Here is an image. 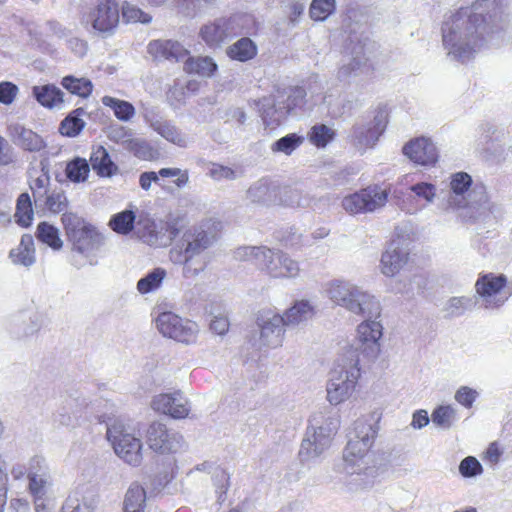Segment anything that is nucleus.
Here are the masks:
<instances>
[{
  "label": "nucleus",
  "mask_w": 512,
  "mask_h": 512,
  "mask_svg": "<svg viewBox=\"0 0 512 512\" xmlns=\"http://www.w3.org/2000/svg\"><path fill=\"white\" fill-rule=\"evenodd\" d=\"M378 418L374 415L355 421L353 432L345 447L343 458L345 470L350 475V490L367 488L372 485L375 468L370 465L369 451L377 435Z\"/></svg>",
  "instance_id": "1"
},
{
  "label": "nucleus",
  "mask_w": 512,
  "mask_h": 512,
  "mask_svg": "<svg viewBox=\"0 0 512 512\" xmlns=\"http://www.w3.org/2000/svg\"><path fill=\"white\" fill-rule=\"evenodd\" d=\"M484 17L470 8H461L442 25V42L448 55L456 60H469L484 45Z\"/></svg>",
  "instance_id": "2"
},
{
  "label": "nucleus",
  "mask_w": 512,
  "mask_h": 512,
  "mask_svg": "<svg viewBox=\"0 0 512 512\" xmlns=\"http://www.w3.org/2000/svg\"><path fill=\"white\" fill-rule=\"evenodd\" d=\"M221 222L208 219L187 229L178 243L171 248L169 258L174 264L183 266V276L194 278L206 268L204 253L218 239Z\"/></svg>",
  "instance_id": "3"
},
{
  "label": "nucleus",
  "mask_w": 512,
  "mask_h": 512,
  "mask_svg": "<svg viewBox=\"0 0 512 512\" xmlns=\"http://www.w3.org/2000/svg\"><path fill=\"white\" fill-rule=\"evenodd\" d=\"M451 192L447 199V210L457 214L465 223H487L495 204L489 200L487 189L482 183H474L466 172L452 175Z\"/></svg>",
  "instance_id": "4"
},
{
  "label": "nucleus",
  "mask_w": 512,
  "mask_h": 512,
  "mask_svg": "<svg viewBox=\"0 0 512 512\" xmlns=\"http://www.w3.org/2000/svg\"><path fill=\"white\" fill-rule=\"evenodd\" d=\"M322 294L332 303L361 317H379L381 305L368 291L344 279H332L322 286Z\"/></svg>",
  "instance_id": "5"
},
{
  "label": "nucleus",
  "mask_w": 512,
  "mask_h": 512,
  "mask_svg": "<svg viewBox=\"0 0 512 512\" xmlns=\"http://www.w3.org/2000/svg\"><path fill=\"white\" fill-rule=\"evenodd\" d=\"M65 234L71 244L73 265L80 268L92 264L91 257L105 243L104 235L91 223L73 212L61 217Z\"/></svg>",
  "instance_id": "6"
},
{
  "label": "nucleus",
  "mask_w": 512,
  "mask_h": 512,
  "mask_svg": "<svg viewBox=\"0 0 512 512\" xmlns=\"http://www.w3.org/2000/svg\"><path fill=\"white\" fill-rule=\"evenodd\" d=\"M359 363V348L351 347L332 369L326 387L327 400L330 404L338 405L349 399L353 394L361 375Z\"/></svg>",
  "instance_id": "7"
},
{
  "label": "nucleus",
  "mask_w": 512,
  "mask_h": 512,
  "mask_svg": "<svg viewBox=\"0 0 512 512\" xmlns=\"http://www.w3.org/2000/svg\"><path fill=\"white\" fill-rule=\"evenodd\" d=\"M235 258L253 262L273 278H295L300 273L299 263L288 254L265 246L239 247Z\"/></svg>",
  "instance_id": "8"
},
{
  "label": "nucleus",
  "mask_w": 512,
  "mask_h": 512,
  "mask_svg": "<svg viewBox=\"0 0 512 512\" xmlns=\"http://www.w3.org/2000/svg\"><path fill=\"white\" fill-rule=\"evenodd\" d=\"M339 420L321 412L314 414L301 442L299 458L302 463L317 460L331 446Z\"/></svg>",
  "instance_id": "9"
},
{
  "label": "nucleus",
  "mask_w": 512,
  "mask_h": 512,
  "mask_svg": "<svg viewBox=\"0 0 512 512\" xmlns=\"http://www.w3.org/2000/svg\"><path fill=\"white\" fill-rule=\"evenodd\" d=\"M140 429L139 423L114 419L107 424L106 438L112 445L115 454L128 465L138 467L143 461V443L135 436Z\"/></svg>",
  "instance_id": "10"
},
{
  "label": "nucleus",
  "mask_w": 512,
  "mask_h": 512,
  "mask_svg": "<svg viewBox=\"0 0 512 512\" xmlns=\"http://www.w3.org/2000/svg\"><path fill=\"white\" fill-rule=\"evenodd\" d=\"M156 327L165 337L184 344H194L197 340L199 327L197 323L183 319L172 312H163L156 318Z\"/></svg>",
  "instance_id": "11"
},
{
  "label": "nucleus",
  "mask_w": 512,
  "mask_h": 512,
  "mask_svg": "<svg viewBox=\"0 0 512 512\" xmlns=\"http://www.w3.org/2000/svg\"><path fill=\"white\" fill-rule=\"evenodd\" d=\"M145 439L153 452L162 455L175 454L185 446L184 438L179 432L169 429L159 421H154L148 426Z\"/></svg>",
  "instance_id": "12"
},
{
  "label": "nucleus",
  "mask_w": 512,
  "mask_h": 512,
  "mask_svg": "<svg viewBox=\"0 0 512 512\" xmlns=\"http://www.w3.org/2000/svg\"><path fill=\"white\" fill-rule=\"evenodd\" d=\"M388 199V192L381 187L369 186L342 199L343 209L351 214L371 213L382 208Z\"/></svg>",
  "instance_id": "13"
},
{
  "label": "nucleus",
  "mask_w": 512,
  "mask_h": 512,
  "mask_svg": "<svg viewBox=\"0 0 512 512\" xmlns=\"http://www.w3.org/2000/svg\"><path fill=\"white\" fill-rule=\"evenodd\" d=\"M28 490L34 498L35 506L48 503L47 494L52 485L49 466L42 456H34L28 462Z\"/></svg>",
  "instance_id": "14"
},
{
  "label": "nucleus",
  "mask_w": 512,
  "mask_h": 512,
  "mask_svg": "<svg viewBox=\"0 0 512 512\" xmlns=\"http://www.w3.org/2000/svg\"><path fill=\"white\" fill-rule=\"evenodd\" d=\"M87 21L98 33L104 36L112 35L120 21L118 0H96L88 13Z\"/></svg>",
  "instance_id": "15"
},
{
  "label": "nucleus",
  "mask_w": 512,
  "mask_h": 512,
  "mask_svg": "<svg viewBox=\"0 0 512 512\" xmlns=\"http://www.w3.org/2000/svg\"><path fill=\"white\" fill-rule=\"evenodd\" d=\"M506 277L503 275H484L476 282V291L483 298L488 309L501 307L509 298L510 293L505 290Z\"/></svg>",
  "instance_id": "16"
},
{
  "label": "nucleus",
  "mask_w": 512,
  "mask_h": 512,
  "mask_svg": "<svg viewBox=\"0 0 512 512\" xmlns=\"http://www.w3.org/2000/svg\"><path fill=\"white\" fill-rule=\"evenodd\" d=\"M151 408L174 419L185 418L190 411L189 401L181 392L162 393L154 396Z\"/></svg>",
  "instance_id": "17"
},
{
  "label": "nucleus",
  "mask_w": 512,
  "mask_h": 512,
  "mask_svg": "<svg viewBox=\"0 0 512 512\" xmlns=\"http://www.w3.org/2000/svg\"><path fill=\"white\" fill-rule=\"evenodd\" d=\"M260 340L263 345L276 348L282 345L287 326L283 316L276 313L263 314L258 318Z\"/></svg>",
  "instance_id": "18"
},
{
  "label": "nucleus",
  "mask_w": 512,
  "mask_h": 512,
  "mask_svg": "<svg viewBox=\"0 0 512 512\" xmlns=\"http://www.w3.org/2000/svg\"><path fill=\"white\" fill-rule=\"evenodd\" d=\"M98 500L94 487L81 485L67 496L61 512H95Z\"/></svg>",
  "instance_id": "19"
},
{
  "label": "nucleus",
  "mask_w": 512,
  "mask_h": 512,
  "mask_svg": "<svg viewBox=\"0 0 512 512\" xmlns=\"http://www.w3.org/2000/svg\"><path fill=\"white\" fill-rule=\"evenodd\" d=\"M403 153L411 161L422 166L436 163L438 152L434 143L425 137L416 138L403 147Z\"/></svg>",
  "instance_id": "20"
},
{
  "label": "nucleus",
  "mask_w": 512,
  "mask_h": 512,
  "mask_svg": "<svg viewBox=\"0 0 512 512\" xmlns=\"http://www.w3.org/2000/svg\"><path fill=\"white\" fill-rule=\"evenodd\" d=\"M411 193L403 200L402 209L407 213L414 214L423 207L434 201L436 188L433 184L420 182L410 187Z\"/></svg>",
  "instance_id": "21"
},
{
  "label": "nucleus",
  "mask_w": 512,
  "mask_h": 512,
  "mask_svg": "<svg viewBox=\"0 0 512 512\" xmlns=\"http://www.w3.org/2000/svg\"><path fill=\"white\" fill-rule=\"evenodd\" d=\"M385 129V121L382 114L374 117L367 124L356 125L353 129L355 144L363 149L373 147Z\"/></svg>",
  "instance_id": "22"
},
{
  "label": "nucleus",
  "mask_w": 512,
  "mask_h": 512,
  "mask_svg": "<svg viewBox=\"0 0 512 512\" xmlns=\"http://www.w3.org/2000/svg\"><path fill=\"white\" fill-rule=\"evenodd\" d=\"M408 256V251L399 242H391L382 254L381 272L388 277L395 276L407 263Z\"/></svg>",
  "instance_id": "23"
},
{
  "label": "nucleus",
  "mask_w": 512,
  "mask_h": 512,
  "mask_svg": "<svg viewBox=\"0 0 512 512\" xmlns=\"http://www.w3.org/2000/svg\"><path fill=\"white\" fill-rule=\"evenodd\" d=\"M10 131L14 143L25 151L39 152L46 147L43 138L31 129L16 124L10 128Z\"/></svg>",
  "instance_id": "24"
},
{
  "label": "nucleus",
  "mask_w": 512,
  "mask_h": 512,
  "mask_svg": "<svg viewBox=\"0 0 512 512\" xmlns=\"http://www.w3.org/2000/svg\"><path fill=\"white\" fill-rule=\"evenodd\" d=\"M365 320L358 325V340L363 346L369 348L374 354L378 351V341L382 337L383 327L376 319L378 317H364Z\"/></svg>",
  "instance_id": "25"
},
{
  "label": "nucleus",
  "mask_w": 512,
  "mask_h": 512,
  "mask_svg": "<svg viewBox=\"0 0 512 512\" xmlns=\"http://www.w3.org/2000/svg\"><path fill=\"white\" fill-rule=\"evenodd\" d=\"M149 52L156 58L181 61L184 60L188 51L177 41L155 40L148 46Z\"/></svg>",
  "instance_id": "26"
},
{
  "label": "nucleus",
  "mask_w": 512,
  "mask_h": 512,
  "mask_svg": "<svg viewBox=\"0 0 512 512\" xmlns=\"http://www.w3.org/2000/svg\"><path fill=\"white\" fill-rule=\"evenodd\" d=\"M277 187L268 179H260L253 183L247 190V199L254 204L269 205L276 201Z\"/></svg>",
  "instance_id": "27"
},
{
  "label": "nucleus",
  "mask_w": 512,
  "mask_h": 512,
  "mask_svg": "<svg viewBox=\"0 0 512 512\" xmlns=\"http://www.w3.org/2000/svg\"><path fill=\"white\" fill-rule=\"evenodd\" d=\"M89 164L101 177H111L118 172V166L111 160L108 151L103 146L93 149Z\"/></svg>",
  "instance_id": "28"
},
{
  "label": "nucleus",
  "mask_w": 512,
  "mask_h": 512,
  "mask_svg": "<svg viewBox=\"0 0 512 512\" xmlns=\"http://www.w3.org/2000/svg\"><path fill=\"white\" fill-rule=\"evenodd\" d=\"M32 95L40 105L49 109L60 108L64 102V93L53 84L34 86Z\"/></svg>",
  "instance_id": "29"
},
{
  "label": "nucleus",
  "mask_w": 512,
  "mask_h": 512,
  "mask_svg": "<svg viewBox=\"0 0 512 512\" xmlns=\"http://www.w3.org/2000/svg\"><path fill=\"white\" fill-rule=\"evenodd\" d=\"M228 21L219 19L213 23L204 25L200 30L201 39L209 46L221 45L229 36Z\"/></svg>",
  "instance_id": "30"
},
{
  "label": "nucleus",
  "mask_w": 512,
  "mask_h": 512,
  "mask_svg": "<svg viewBox=\"0 0 512 512\" xmlns=\"http://www.w3.org/2000/svg\"><path fill=\"white\" fill-rule=\"evenodd\" d=\"M9 257L14 264L31 266L35 262V249L33 237L25 234L21 237L18 247L10 251Z\"/></svg>",
  "instance_id": "31"
},
{
  "label": "nucleus",
  "mask_w": 512,
  "mask_h": 512,
  "mask_svg": "<svg viewBox=\"0 0 512 512\" xmlns=\"http://www.w3.org/2000/svg\"><path fill=\"white\" fill-rule=\"evenodd\" d=\"M261 104V117L266 128L273 130L287 115V110L282 105L276 106L275 102L270 98H264Z\"/></svg>",
  "instance_id": "32"
},
{
  "label": "nucleus",
  "mask_w": 512,
  "mask_h": 512,
  "mask_svg": "<svg viewBox=\"0 0 512 512\" xmlns=\"http://www.w3.org/2000/svg\"><path fill=\"white\" fill-rule=\"evenodd\" d=\"M367 70V58L359 51L356 56L349 58L339 67L337 78L340 81H349L352 77L359 76Z\"/></svg>",
  "instance_id": "33"
},
{
  "label": "nucleus",
  "mask_w": 512,
  "mask_h": 512,
  "mask_svg": "<svg viewBox=\"0 0 512 512\" xmlns=\"http://www.w3.org/2000/svg\"><path fill=\"white\" fill-rule=\"evenodd\" d=\"M146 491L138 483H132L124 498V512H145Z\"/></svg>",
  "instance_id": "34"
},
{
  "label": "nucleus",
  "mask_w": 512,
  "mask_h": 512,
  "mask_svg": "<svg viewBox=\"0 0 512 512\" xmlns=\"http://www.w3.org/2000/svg\"><path fill=\"white\" fill-rule=\"evenodd\" d=\"M313 313L314 309L309 301L299 300L286 310L283 318L287 326L298 325L310 319Z\"/></svg>",
  "instance_id": "35"
},
{
  "label": "nucleus",
  "mask_w": 512,
  "mask_h": 512,
  "mask_svg": "<svg viewBox=\"0 0 512 512\" xmlns=\"http://www.w3.org/2000/svg\"><path fill=\"white\" fill-rule=\"evenodd\" d=\"M151 127L159 135L165 138L167 141L179 146L187 147L188 138L183 134L176 126L168 121H155L151 123Z\"/></svg>",
  "instance_id": "36"
},
{
  "label": "nucleus",
  "mask_w": 512,
  "mask_h": 512,
  "mask_svg": "<svg viewBox=\"0 0 512 512\" xmlns=\"http://www.w3.org/2000/svg\"><path fill=\"white\" fill-rule=\"evenodd\" d=\"M227 54L233 60L245 62L256 56L257 46L250 38L244 37L229 46Z\"/></svg>",
  "instance_id": "37"
},
{
  "label": "nucleus",
  "mask_w": 512,
  "mask_h": 512,
  "mask_svg": "<svg viewBox=\"0 0 512 512\" xmlns=\"http://www.w3.org/2000/svg\"><path fill=\"white\" fill-rule=\"evenodd\" d=\"M324 103L332 118H340L350 113L354 108V102L345 95H326L324 97Z\"/></svg>",
  "instance_id": "38"
},
{
  "label": "nucleus",
  "mask_w": 512,
  "mask_h": 512,
  "mask_svg": "<svg viewBox=\"0 0 512 512\" xmlns=\"http://www.w3.org/2000/svg\"><path fill=\"white\" fill-rule=\"evenodd\" d=\"M217 65L210 57L188 58L184 63V70L203 77H210L216 71Z\"/></svg>",
  "instance_id": "39"
},
{
  "label": "nucleus",
  "mask_w": 512,
  "mask_h": 512,
  "mask_svg": "<svg viewBox=\"0 0 512 512\" xmlns=\"http://www.w3.org/2000/svg\"><path fill=\"white\" fill-rule=\"evenodd\" d=\"M102 104L113 110L114 115L121 121H129L135 115L134 106L125 100H120L111 96H104L102 98Z\"/></svg>",
  "instance_id": "40"
},
{
  "label": "nucleus",
  "mask_w": 512,
  "mask_h": 512,
  "mask_svg": "<svg viewBox=\"0 0 512 512\" xmlns=\"http://www.w3.org/2000/svg\"><path fill=\"white\" fill-rule=\"evenodd\" d=\"M85 113L83 108H77L71 112L60 124L59 131L67 137L77 136L84 128L85 122L81 116Z\"/></svg>",
  "instance_id": "41"
},
{
  "label": "nucleus",
  "mask_w": 512,
  "mask_h": 512,
  "mask_svg": "<svg viewBox=\"0 0 512 512\" xmlns=\"http://www.w3.org/2000/svg\"><path fill=\"white\" fill-rule=\"evenodd\" d=\"M61 85L71 94L87 98L93 90L92 82L87 78H77L72 75L63 77Z\"/></svg>",
  "instance_id": "42"
},
{
  "label": "nucleus",
  "mask_w": 512,
  "mask_h": 512,
  "mask_svg": "<svg viewBox=\"0 0 512 512\" xmlns=\"http://www.w3.org/2000/svg\"><path fill=\"white\" fill-rule=\"evenodd\" d=\"M90 172L89 162L80 157H76L68 162L65 168L66 177L73 183L85 182Z\"/></svg>",
  "instance_id": "43"
},
{
  "label": "nucleus",
  "mask_w": 512,
  "mask_h": 512,
  "mask_svg": "<svg viewBox=\"0 0 512 512\" xmlns=\"http://www.w3.org/2000/svg\"><path fill=\"white\" fill-rule=\"evenodd\" d=\"M36 236L39 241L47 244L53 250H60L63 246V241L59 236V230L46 222H42L38 225Z\"/></svg>",
  "instance_id": "44"
},
{
  "label": "nucleus",
  "mask_w": 512,
  "mask_h": 512,
  "mask_svg": "<svg viewBox=\"0 0 512 512\" xmlns=\"http://www.w3.org/2000/svg\"><path fill=\"white\" fill-rule=\"evenodd\" d=\"M166 271L162 268H155L137 282V290L140 294H147L157 290L164 278Z\"/></svg>",
  "instance_id": "45"
},
{
  "label": "nucleus",
  "mask_w": 512,
  "mask_h": 512,
  "mask_svg": "<svg viewBox=\"0 0 512 512\" xmlns=\"http://www.w3.org/2000/svg\"><path fill=\"white\" fill-rule=\"evenodd\" d=\"M39 206H44L52 213H60L64 211L68 205L67 197L62 190H52L39 200Z\"/></svg>",
  "instance_id": "46"
},
{
  "label": "nucleus",
  "mask_w": 512,
  "mask_h": 512,
  "mask_svg": "<svg viewBox=\"0 0 512 512\" xmlns=\"http://www.w3.org/2000/svg\"><path fill=\"white\" fill-rule=\"evenodd\" d=\"M77 418L78 411L74 409V400L72 399L67 400L53 415L54 423L63 427L74 426Z\"/></svg>",
  "instance_id": "47"
},
{
  "label": "nucleus",
  "mask_w": 512,
  "mask_h": 512,
  "mask_svg": "<svg viewBox=\"0 0 512 512\" xmlns=\"http://www.w3.org/2000/svg\"><path fill=\"white\" fill-rule=\"evenodd\" d=\"M309 141L318 148H324L335 137V131L325 124H315L308 133Z\"/></svg>",
  "instance_id": "48"
},
{
  "label": "nucleus",
  "mask_w": 512,
  "mask_h": 512,
  "mask_svg": "<svg viewBox=\"0 0 512 512\" xmlns=\"http://www.w3.org/2000/svg\"><path fill=\"white\" fill-rule=\"evenodd\" d=\"M16 222L21 226L27 227L31 224L33 219V209L30 196L27 193H22L16 204L15 212Z\"/></svg>",
  "instance_id": "49"
},
{
  "label": "nucleus",
  "mask_w": 512,
  "mask_h": 512,
  "mask_svg": "<svg viewBox=\"0 0 512 512\" xmlns=\"http://www.w3.org/2000/svg\"><path fill=\"white\" fill-rule=\"evenodd\" d=\"M135 214L133 211L125 210L115 214L109 221L112 230L119 234H128L134 227Z\"/></svg>",
  "instance_id": "50"
},
{
  "label": "nucleus",
  "mask_w": 512,
  "mask_h": 512,
  "mask_svg": "<svg viewBox=\"0 0 512 512\" xmlns=\"http://www.w3.org/2000/svg\"><path fill=\"white\" fill-rule=\"evenodd\" d=\"M335 0H312L309 15L315 21H324L335 12Z\"/></svg>",
  "instance_id": "51"
},
{
  "label": "nucleus",
  "mask_w": 512,
  "mask_h": 512,
  "mask_svg": "<svg viewBox=\"0 0 512 512\" xmlns=\"http://www.w3.org/2000/svg\"><path fill=\"white\" fill-rule=\"evenodd\" d=\"M230 476L221 467H216L212 471V482L217 495V501L222 503L226 500V493L229 487Z\"/></svg>",
  "instance_id": "52"
},
{
  "label": "nucleus",
  "mask_w": 512,
  "mask_h": 512,
  "mask_svg": "<svg viewBox=\"0 0 512 512\" xmlns=\"http://www.w3.org/2000/svg\"><path fill=\"white\" fill-rule=\"evenodd\" d=\"M303 142V136H300L296 133H291L274 142L271 146V150L273 152H281L286 155H290Z\"/></svg>",
  "instance_id": "53"
},
{
  "label": "nucleus",
  "mask_w": 512,
  "mask_h": 512,
  "mask_svg": "<svg viewBox=\"0 0 512 512\" xmlns=\"http://www.w3.org/2000/svg\"><path fill=\"white\" fill-rule=\"evenodd\" d=\"M432 422L443 428H450L456 420V409L450 405L439 406L432 412Z\"/></svg>",
  "instance_id": "54"
},
{
  "label": "nucleus",
  "mask_w": 512,
  "mask_h": 512,
  "mask_svg": "<svg viewBox=\"0 0 512 512\" xmlns=\"http://www.w3.org/2000/svg\"><path fill=\"white\" fill-rule=\"evenodd\" d=\"M125 149L142 160H149L153 157L154 154L153 149L146 140L134 138L133 136L131 139H129Z\"/></svg>",
  "instance_id": "55"
},
{
  "label": "nucleus",
  "mask_w": 512,
  "mask_h": 512,
  "mask_svg": "<svg viewBox=\"0 0 512 512\" xmlns=\"http://www.w3.org/2000/svg\"><path fill=\"white\" fill-rule=\"evenodd\" d=\"M473 305V299L470 297H452L446 302L444 310L450 316H460Z\"/></svg>",
  "instance_id": "56"
},
{
  "label": "nucleus",
  "mask_w": 512,
  "mask_h": 512,
  "mask_svg": "<svg viewBox=\"0 0 512 512\" xmlns=\"http://www.w3.org/2000/svg\"><path fill=\"white\" fill-rule=\"evenodd\" d=\"M122 17L127 23H150L152 17L139 9L138 7L131 5L129 3H125L122 8Z\"/></svg>",
  "instance_id": "57"
},
{
  "label": "nucleus",
  "mask_w": 512,
  "mask_h": 512,
  "mask_svg": "<svg viewBox=\"0 0 512 512\" xmlns=\"http://www.w3.org/2000/svg\"><path fill=\"white\" fill-rule=\"evenodd\" d=\"M425 285L426 279L422 275H414L408 284L399 281L395 285L394 290L401 294L413 296L415 293H421L425 288Z\"/></svg>",
  "instance_id": "58"
},
{
  "label": "nucleus",
  "mask_w": 512,
  "mask_h": 512,
  "mask_svg": "<svg viewBox=\"0 0 512 512\" xmlns=\"http://www.w3.org/2000/svg\"><path fill=\"white\" fill-rule=\"evenodd\" d=\"M306 91L302 87H295L291 89L283 108L287 110V114L294 112L296 109H301L305 105Z\"/></svg>",
  "instance_id": "59"
},
{
  "label": "nucleus",
  "mask_w": 512,
  "mask_h": 512,
  "mask_svg": "<svg viewBox=\"0 0 512 512\" xmlns=\"http://www.w3.org/2000/svg\"><path fill=\"white\" fill-rule=\"evenodd\" d=\"M459 472L465 478H472L482 474L483 467L475 457L468 456L460 462Z\"/></svg>",
  "instance_id": "60"
},
{
  "label": "nucleus",
  "mask_w": 512,
  "mask_h": 512,
  "mask_svg": "<svg viewBox=\"0 0 512 512\" xmlns=\"http://www.w3.org/2000/svg\"><path fill=\"white\" fill-rule=\"evenodd\" d=\"M136 233L148 244H154L157 240L155 224L150 219L139 220L136 225Z\"/></svg>",
  "instance_id": "61"
},
{
  "label": "nucleus",
  "mask_w": 512,
  "mask_h": 512,
  "mask_svg": "<svg viewBox=\"0 0 512 512\" xmlns=\"http://www.w3.org/2000/svg\"><path fill=\"white\" fill-rule=\"evenodd\" d=\"M50 185V176L40 175L36 177L30 184L32 195L35 204L38 206L39 200H41L46 193H48Z\"/></svg>",
  "instance_id": "62"
},
{
  "label": "nucleus",
  "mask_w": 512,
  "mask_h": 512,
  "mask_svg": "<svg viewBox=\"0 0 512 512\" xmlns=\"http://www.w3.org/2000/svg\"><path fill=\"white\" fill-rule=\"evenodd\" d=\"M208 175L216 181L234 180L237 177V173L234 169L217 163L211 164Z\"/></svg>",
  "instance_id": "63"
},
{
  "label": "nucleus",
  "mask_w": 512,
  "mask_h": 512,
  "mask_svg": "<svg viewBox=\"0 0 512 512\" xmlns=\"http://www.w3.org/2000/svg\"><path fill=\"white\" fill-rule=\"evenodd\" d=\"M479 393L468 386H461L455 393V400L466 408H471Z\"/></svg>",
  "instance_id": "64"
}]
</instances>
